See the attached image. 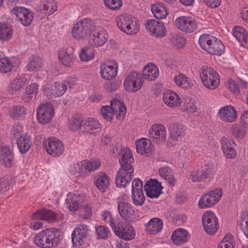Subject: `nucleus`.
<instances>
[{
  "instance_id": "nucleus-1",
  "label": "nucleus",
  "mask_w": 248,
  "mask_h": 248,
  "mask_svg": "<svg viewBox=\"0 0 248 248\" xmlns=\"http://www.w3.org/2000/svg\"><path fill=\"white\" fill-rule=\"evenodd\" d=\"M119 162L121 168L117 174L115 183L117 187H125L126 185L131 182L134 176V168L132 165L134 158L131 151L129 149L124 150Z\"/></svg>"
},
{
  "instance_id": "nucleus-2",
  "label": "nucleus",
  "mask_w": 248,
  "mask_h": 248,
  "mask_svg": "<svg viewBox=\"0 0 248 248\" xmlns=\"http://www.w3.org/2000/svg\"><path fill=\"white\" fill-rule=\"evenodd\" d=\"M61 232L59 229L50 228L38 233L34 238V242L41 248H52L60 242Z\"/></svg>"
},
{
  "instance_id": "nucleus-3",
  "label": "nucleus",
  "mask_w": 248,
  "mask_h": 248,
  "mask_svg": "<svg viewBox=\"0 0 248 248\" xmlns=\"http://www.w3.org/2000/svg\"><path fill=\"white\" fill-rule=\"evenodd\" d=\"M201 70L200 77L204 86L211 90L217 88L220 82L218 73L213 68L207 66L202 67Z\"/></svg>"
},
{
  "instance_id": "nucleus-4",
  "label": "nucleus",
  "mask_w": 248,
  "mask_h": 248,
  "mask_svg": "<svg viewBox=\"0 0 248 248\" xmlns=\"http://www.w3.org/2000/svg\"><path fill=\"white\" fill-rule=\"evenodd\" d=\"M94 28L93 21L90 19L85 18L74 25L72 31V36L77 39L86 38L90 37Z\"/></svg>"
},
{
  "instance_id": "nucleus-5",
  "label": "nucleus",
  "mask_w": 248,
  "mask_h": 248,
  "mask_svg": "<svg viewBox=\"0 0 248 248\" xmlns=\"http://www.w3.org/2000/svg\"><path fill=\"white\" fill-rule=\"evenodd\" d=\"M202 223L204 231L210 235H214L219 228L217 218L211 211H208L203 215Z\"/></svg>"
},
{
  "instance_id": "nucleus-6",
  "label": "nucleus",
  "mask_w": 248,
  "mask_h": 248,
  "mask_svg": "<svg viewBox=\"0 0 248 248\" xmlns=\"http://www.w3.org/2000/svg\"><path fill=\"white\" fill-rule=\"evenodd\" d=\"M143 80L140 73L131 72L124 81V86L128 92H136L142 86Z\"/></svg>"
},
{
  "instance_id": "nucleus-7",
  "label": "nucleus",
  "mask_w": 248,
  "mask_h": 248,
  "mask_svg": "<svg viewBox=\"0 0 248 248\" xmlns=\"http://www.w3.org/2000/svg\"><path fill=\"white\" fill-rule=\"evenodd\" d=\"M222 195L221 190L216 189L208 192L204 194L199 201L200 208H208L216 203Z\"/></svg>"
},
{
  "instance_id": "nucleus-8",
  "label": "nucleus",
  "mask_w": 248,
  "mask_h": 248,
  "mask_svg": "<svg viewBox=\"0 0 248 248\" xmlns=\"http://www.w3.org/2000/svg\"><path fill=\"white\" fill-rule=\"evenodd\" d=\"M47 152L53 156H59L62 155L64 150V145L61 141L54 138H50L43 143Z\"/></svg>"
},
{
  "instance_id": "nucleus-9",
  "label": "nucleus",
  "mask_w": 248,
  "mask_h": 248,
  "mask_svg": "<svg viewBox=\"0 0 248 248\" xmlns=\"http://www.w3.org/2000/svg\"><path fill=\"white\" fill-rule=\"evenodd\" d=\"M54 114V107L49 103L40 105L37 110V118L41 124H46L49 122Z\"/></svg>"
},
{
  "instance_id": "nucleus-10",
  "label": "nucleus",
  "mask_w": 248,
  "mask_h": 248,
  "mask_svg": "<svg viewBox=\"0 0 248 248\" xmlns=\"http://www.w3.org/2000/svg\"><path fill=\"white\" fill-rule=\"evenodd\" d=\"M147 31L156 37H162L166 35V27L162 22L155 19L147 20L145 23Z\"/></svg>"
},
{
  "instance_id": "nucleus-11",
  "label": "nucleus",
  "mask_w": 248,
  "mask_h": 248,
  "mask_svg": "<svg viewBox=\"0 0 248 248\" xmlns=\"http://www.w3.org/2000/svg\"><path fill=\"white\" fill-rule=\"evenodd\" d=\"M18 18L21 23L24 26H29L32 22V12L23 7H15L11 11Z\"/></svg>"
},
{
  "instance_id": "nucleus-12",
  "label": "nucleus",
  "mask_w": 248,
  "mask_h": 248,
  "mask_svg": "<svg viewBox=\"0 0 248 248\" xmlns=\"http://www.w3.org/2000/svg\"><path fill=\"white\" fill-rule=\"evenodd\" d=\"M118 208L122 218L131 222H134L136 220L135 209L130 203L121 202L119 203Z\"/></svg>"
},
{
  "instance_id": "nucleus-13",
  "label": "nucleus",
  "mask_w": 248,
  "mask_h": 248,
  "mask_svg": "<svg viewBox=\"0 0 248 248\" xmlns=\"http://www.w3.org/2000/svg\"><path fill=\"white\" fill-rule=\"evenodd\" d=\"M177 28L186 32H192L197 28V24L194 19L186 16H181L177 18L175 21Z\"/></svg>"
},
{
  "instance_id": "nucleus-14",
  "label": "nucleus",
  "mask_w": 248,
  "mask_h": 248,
  "mask_svg": "<svg viewBox=\"0 0 248 248\" xmlns=\"http://www.w3.org/2000/svg\"><path fill=\"white\" fill-rule=\"evenodd\" d=\"M149 136L153 141L156 143L164 142L166 139L167 132L165 127L162 124H155L149 131Z\"/></svg>"
},
{
  "instance_id": "nucleus-15",
  "label": "nucleus",
  "mask_w": 248,
  "mask_h": 248,
  "mask_svg": "<svg viewBox=\"0 0 248 248\" xmlns=\"http://www.w3.org/2000/svg\"><path fill=\"white\" fill-rule=\"evenodd\" d=\"M147 196L151 198H157L161 193L163 187L161 183L156 179H151L146 182L144 186Z\"/></svg>"
},
{
  "instance_id": "nucleus-16",
  "label": "nucleus",
  "mask_w": 248,
  "mask_h": 248,
  "mask_svg": "<svg viewBox=\"0 0 248 248\" xmlns=\"http://www.w3.org/2000/svg\"><path fill=\"white\" fill-rule=\"evenodd\" d=\"M87 226L81 224L78 225L73 231L72 234V241L73 246H79L84 243V239L86 238L88 234Z\"/></svg>"
},
{
  "instance_id": "nucleus-17",
  "label": "nucleus",
  "mask_w": 248,
  "mask_h": 248,
  "mask_svg": "<svg viewBox=\"0 0 248 248\" xmlns=\"http://www.w3.org/2000/svg\"><path fill=\"white\" fill-rule=\"evenodd\" d=\"M90 36L89 43L92 46L96 47L103 46L108 40V33L105 31H93Z\"/></svg>"
},
{
  "instance_id": "nucleus-18",
  "label": "nucleus",
  "mask_w": 248,
  "mask_h": 248,
  "mask_svg": "<svg viewBox=\"0 0 248 248\" xmlns=\"http://www.w3.org/2000/svg\"><path fill=\"white\" fill-rule=\"evenodd\" d=\"M113 230L117 236L124 240H132L135 236V230L130 226H124L120 224L118 226H116Z\"/></svg>"
},
{
  "instance_id": "nucleus-19",
  "label": "nucleus",
  "mask_w": 248,
  "mask_h": 248,
  "mask_svg": "<svg viewBox=\"0 0 248 248\" xmlns=\"http://www.w3.org/2000/svg\"><path fill=\"white\" fill-rule=\"evenodd\" d=\"M222 151L225 156L230 159L236 157V152L235 150L236 143L233 140L223 137L221 140Z\"/></svg>"
},
{
  "instance_id": "nucleus-20",
  "label": "nucleus",
  "mask_w": 248,
  "mask_h": 248,
  "mask_svg": "<svg viewBox=\"0 0 248 248\" xmlns=\"http://www.w3.org/2000/svg\"><path fill=\"white\" fill-rule=\"evenodd\" d=\"M212 166H205L201 170H198L191 172L189 179L193 182H200L208 178L209 175L213 171Z\"/></svg>"
},
{
  "instance_id": "nucleus-21",
  "label": "nucleus",
  "mask_w": 248,
  "mask_h": 248,
  "mask_svg": "<svg viewBox=\"0 0 248 248\" xmlns=\"http://www.w3.org/2000/svg\"><path fill=\"white\" fill-rule=\"evenodd\" d=\"M118 72L117 64L113 63V65L103 63L100 66V74L102 77L107 80H110L114 78Z\"/></svg>"
},
{
  "instance_id": "nucleus-22",
  "label": "nucleus",
  "mask_w": 248,
  "mask_h": 248,
  "mask_svg": "<svg viewBox=\"0 0 248 248\" xmlns=\"http://www.w3.org/2000/svg\"><path fill=\"white\" fill-rule=\"evenodd\" d=\"M217 115L223 121L227 123H232L236 119V114L233 107L227 106L221 108Z\"/></svg>"
},
{
  "instance_id": "nucleus-23",
  "label": "nucleus",
  "mask_w": 248,
  "mask_h": 248,
  "mask_svg": "<svg viewBox=\"0 0 248 248\" xmlns=\"http://www.w3.org/2000/svg\"><path fill=\"white\" fill-rule=\"evenodd\" d=\"M32 218L35 220H44L49 222L56 220L57 215L50 210L40 209L38 210L32 214Z\"/></svg>"
},
{
  "instance_id": "nucleus-24",
  "label": "nucleus",
  "mask_w": 248,
  "mask_h": 248,
  "mask_svg": "<svg viewBox=\"0 0 248 248\" xmlns=\"http://www.w3.org/2000/svg\"><path fill=\"white\" fill-rule=\"evenodd\" d=\"M101 130L100 124L96 120L90 118L86 121L82 126L81 131L89 134H93Z\"/></svg>"
},
{
  "instance_id": "nucleus-25",
  "label": "nucleus",
  "mask_w": 248,
  "mask_h": 248,
  "mask_svg": "<svg viewBox=\"0 0 248 248\" xmlns=\"http://www.w3.org/2000/svg\"><path fill=\"white\" fill-rule=\"evenodd\" d=\"M136 150L138 153L148 156L153 152V146L150 140L141 139L137 143Z\"/></svg>"
},
{
  "instance_id": "nucleus-26",
  "label": "nucleus",
  "mask_w": 248,
  "mask_h": 248,
  "mask_svg": "<svg viewBox=\"0 0 248 248\" xmlns=\"http://www.w3.org/2000/svg\"><path fill=\"white\" fill-rule=\"evenodd\" d=\"M37 83L30 84L26 88L25 93L21 96V99L25 103H29L35 100L39 90Z\"/></svg>"
},
{
  "instance_id": "nucleus-27",
  "label": "nucleus",
  "mask_w": 248,
  "mask_h": 248,
  "mask_svg": "<svg viewBox=\"0 0 248 248\" xmlns=\"http://www.w3.org/2000/svg\"><path fill=\"white\" fill-rule=\"evenodd\" d=\"M163 100L165 104L170 107H176L180 105L181 99L178 94L170 90L164 93Z\"/></svg>"
},
{
  "instance_id": "nucleus-28",
  "label": "nucleus",
  "mask_w": 248,
  "mask_h": 248,
  "mask_svg": "<svg viewBox=\"0 0 248 248\" xmlns=\"http://www.w3.org/2000/svg\"><path fill=\"white\" fill-rule=\"evenodd\" d=\"M27 82V78L23 77L14 79L9 84V93L12 95L16 94L25 87Z\"/></svg>"
},
{
  "instance_id": "nucleus-29",
  "label": "nucleus",
  "mask_w": 248,
  "mask_h": 248,
  "mask_svg": "<svg viewBox=\"0 0 248 248\" xmlns=\"http://www.w3.org/2000/svg\"><path fill=\"white\" fill-rule=\"evenodd\" d=\"M163 228V221L159 218H152L146 225L147 233L150 235H155L161 231Z\"/></svg>"
},
{
  "instance_id": "nucleus-30",
  "label": "nucleus",
  "mask_w": 248,
  "mask_h": 248,
  "mask_svg": "<svg viewBox=\"0 0 248 248\" xmlns=\"http://www.w3.org/2000/svg\"><path fill=\"white\" fill-rule=\"evenodd\" d=\"M27 111V108L22 105H13L9 108L8 114L14 120H19L26 115Z\"/></svg>"
},
{
  "instance_id": "nucleus-31",
  "label": "nucleus",
  "mask_w": 248,
  "mask_h": 248,
  "mask_svg": "<svg viewBox=\"0 0 248 248\" xmlns=\"http://www.w3.org/2000/svg\"><path fill=\"white\" fill-rule=\"evenodd\" d=\"M189 237V234L186 230L178 228L173 232L171 240L175 244L180 245L186 242Z\"/></svg>"
},
{
  "instance_id": "nucleus-32",
  "label": "nucleus",
  "mask_w": 248,
  "mask_h": 248,
  "mask_svg": "<svg viewBox=\"0 0 248 248\" xmlns=\"http://www.w3.org/2000/svg\"><path fill=\"white\" fill-rule=\"evenodd\" d=\"M224 50L225 46L222 42L215 37L209 47H207L206 51L211 54L221 55L224 53Z\"/></svg>"
},
{
  "instance_id": "nucleus-33",
  "label": "nucleus",
  "mask_w": 248,
  "mask_h": 248,
  "mask_svg": "<svg viewBox=\"0 0 248 248\" xmlns=\"http://www.w3.org/2000/svg\"><path fill=\"white\" fill-rule=\"evenodd\" d=\"M109 177L107 173L100 172L95 177L94 183L98 189L101 192H104L109 185Z\"/></svg>"
},
{
  "instance_id": "nucleus-34",
  "label": "nucleus",
  "mask_w": 248,
  "mask_h": 248,
  "mask_svg": "<svg viewBox=\"0 0 248 248\" xmlns=\"http://www.w3.org/2000/svg\"><path fill=\"white\" fill-rule=\"evenodd\" d=\"M72 50V47L67 48L59 55L60 60L65 66L71 67L74 62L75 58Z\"/></svg>"
},
{
  "instance_id": "nucleus-35",
  "label": "nucleus",
  "mask_w": 248,
  "mask_h": 248,
  "mask_svg": "<svg viewBox=\"0 0 248 248\" xmlns=\"http://www.w3.org/2000/svg\"><path fill=\"white\" fill-rule=\"evenodd\" d=\"M233 35L244 47H248V33L243 28L235 27L233 29Z\"/></svg>"
},
{
  "instance_id": "nucleus-36",
  "label": "nucleus",
  "mask_w": 248,
  "mask_h": 248,
  "mask_svg": "<svg viewBox=\"0 0 248 248\" xmlns=\"http://www.w3.org/2000/svg\"><path fill=\"white\" fill-rule=\"evenodd\" d=\"M18 148L22 154L26 153L31 148V137L27 134H23L22 137L16 140Z\"/></svg>"
},
{
  "instance_id": "nucleus-37",
  "label": "nucleus",
  "mask_w": 248,
  "mask_h": 248,
  "mask_svg": "<svg viewBox=\"0 0 248 248\" xmlns=\"http://www.w3.org/2000/svg\"><path fill=\"white\" fill-rule=\"evenodd\" d=\"M151 10L155 17L158 19L166 18L168 14L166 7L162 3L153 4Z\"/></svg>"
},
{
  "instance_id": "nucleus-38",
  "label": "nucleus",
  "mask_w": 248,
  "mask_h": 248,
  "mask_svg": "<svg viewBox=\"0 0 248 248\" xmlns=\"http://www.w3.org/2000/svg\"><path fill=\"white\" fill-rule=\"evenodd\" d=\"M13 35L12 26L7 23H0V40H8Z\"/></svg>"
},
{
  "instance_id": "nucleus-39",
  "label": "nucleus",
  "mask_w": 248,
  "mask_h": 248,
  "mask_svg": "<svg viewBox=\"0 0 248 248\" xmlns=\"http://www.w3.org/2000/svg\"><path fill=\"white\" fill-rule=\"evenodd\" d=\"M141 75L143 78L148 80H155L159 75L158 68L155 66L151 67L146 66L144 67Z\"/></svg>"
},
{
  "instance_id": "nucleus-40",
  "label": "nucleus",
  "mask_w": 248,
  "mask_h": 248,
  "mask_svg": "<svg viewBox=\"0 0 248 248\" xmlns=\"http://www.w3.org/2000/svg\"><path fill=\"white\" fill-rule=\"evenodd\" d=\"M111 107L108 106H103L100 109V113L103 118L108 121H111L113 116L117 113V108L110 104Z\"/></svg>"
},
{
  "instance_id": "nucleus-41",
  "label": "nucleus",
  "mask_w": 248,
  "mask_h": 248,
  "mask_svg": "<svg viewBox=\"0 0 248 248\" xmlns=\"http://www.w3.org/2000/svg\"><path fill=\"white\" fill-rule=\"evenodd\" d=\"M246 126H244L242 124H233L231 131L232 135L236 138L243 139L246 136Z\"/></svg>"
},
{
  "instance_id": "nucleus-42",
  "label": "nucleus",
  "mask_w": 248,
  "mask_h": 248,
  "mask_svg": "<svg viewBox=\"0 0 248 248\" xmlns=\"http://www.w3.org/2000/svg\"><path fill=\"white\" fill-rule=\"evenodd\" d=\"M43 66V60L38 56L33 55L30 59L27 69L30 71L38 70Z\"/></svg>"
},
{
  "instance_id": "nucleus-43",
  "label": "nucleus",
  "mask_w": 248,
  "mask_h": 248,
  "mask_svg": "<svg viewBox=\"0 0 248 248\" xmlns=\"http://www.w3.org/2000/svg\"><path fill=\"white\" fill-rule=\"evenodd\" d=\"M172 170L169 167H161L159 170L160 176L167 181L168 183L174 186L175 185V180L171 175Z\"/></svg>"
},
{
  "instance_id": "nucleus-44",
  "label": "nucleus",
  "mask_w": 248,
  "mask_h": 248,
  "mask_svg": "<svg viewBox=\"0 0 248 248\" xmlns=\"http://www.w3.org/2000/svg\"><path fill=\"white\" fill-rule=\"evenodd\" d=\"M132 19L131 16L128 14H125L117 16L116 21L119 28L124 32Z\"/></svg>"
},
{
  "instance_id": "nucleus-45",
  "label": "nucleus",
  "mask_w": 248,
  "mask_h": 248,
  "mask_svg": "<svg viewBox=\"0 0 248 248\" xmlns=\"http://www.w3.org/2000/svg\"><path fill=\"white\" fill-rule=\"evenodd\" d=\"M94 49L93 46L85 47L81 50L79 57L82 61H88L94 57Z\"/></svg>"
},
{
  "instance_id": "nucleus-46",
  "label": "nucleus",
  "mask_w": 248,
  "mask_h": 248,
  "mask_svg": "<svg viewBox=\"0 0 248 248\" xmlns=\"http://www.w3.org/2000/svg\"><path fill=\"white\" fill-rule=\"evenodd\" d=\"M83 121V118L80 115L78 114H75L71 118L69 124V129L73 131L79 129L81 131V126L82 125L81 124Z\"/></svg>"
},
{
  "instance_id": "nucleus-47",
  "label": "nucleus",
  "mask_w": 248,
  "mask_h": 248,
  "mask_svg": "<svg viewBox=\"0 0 248 248\" xmlns=\"http://www.w3.org/2000/svg\"><path fill=\"white\" fill-rule=\"evenodd\" d=\"M170 134L173 139L176 140L182 136L184 133L183 126L180 124H172L170 127Z\"/></svg>"
},
{
  "instance_id": "nucleus-48",
  "label": "nucleus",
  "mask_w": 248,
  "mask_h": 248,
  "mask_svg": "<svg viewBox=\"0 0 248 248\" xmlns=\"http://www.w3.org/2000/svg\"><path fill=\"white\" fill-rule=\"evenodd\" d=\"M233 237L232 235H226L220 242L217 248H234Z\"/></svg>"
},
{
  "instance_id": "nucleus-49",
  "label": "nucleus",
  "mask_w": 248,
  "mask_h": 248,
  "mask_svg": "<svg viewBox=\"0 0 248 248\" xmlns=\"http://www.w3.org/2000/svg\"><path fill=\"white\" fill-rule=\"evenodd\" d=\"M215 37L207 34L202 35L199 40V43L201 48L206 51L207 47H209V46L212 42V40H214Z\"/></svg>"
},
{
  "instance_id": "nucleus-50",
  "label": "nucleus",
  "mask_w": 248,
  "mask_h": 248,
  "mask_svg": "<svg viewBox=\"0 0 248 248\" xmlns=\"http://www.w3.org/2000/svg\"><path fill=\"white\" fill-rule=\"evenodd\" d=\"M81 164L86 170L92 172L96 170L100 166L101 163L99 160L89 161L85 160L81 162Z\"/></svg>"
},
{
  "instance_id": "nucleus-51",
  "label": "nucleus",
  "mask_w": 248,
  "mask_h": 248,
  "mask_svg": "<svg viewBox=\"0 0 248 248\" xmlns=\"http://www.w3.org/2000/svg\"><path fill=\"white\" fill-rule=\"evenodd\" d=\"M78 196L75 194L71 193L67 195L66 202L69 204V208L72 211H76L78 208V202L77 200Z\"/></svg>"
},
{
  "instance_id": "nucleus-52",
  "label": "nucleus",
  "mask_w": 248,
  "mask_h": 248,
  "mask_svg": "<svg viewBox=\"0 0 248 248\" xmlns=\"http://www.w3.org/2000/svg\"><path fill=\"white\" fill-rule=\"evenodd\" d=\"M170 41L173 45L177 48H180L184 46L186 39L182 36L176 34H172L170 38Z\"/></svg>"
},
{
  "instance_id": "nucleus-53",
  "label": "nucleus",
  "mask_w": 248,
  "mask_h": 248,
  "mask_svg": "<svg viewBox=\"0 0 248 248\" xmlns=\"http://www.w3.org/2000/svg\"><path fill=\"white\" fill-rule=\"evenodd\" d=\"M132 197L134 203L136 205H142L145 201V197L143 191H136L133 190L132 191Z\"/></svg>"
},
{
  "instance_id": "nucleus-54",
  "label": "nucleus",
  "mask_w": 248,
  "mask_h": 248,
  "mask_svg": "<svg viewBox=\"0 0 248 248\" xmlns=\"http://www.w3.org/2000/svg\"><path fill=\"white\" fill-rule=\"evenodd\" d=\"M174 80L176 84L184 89H187L190 86L188 78L182 74L175 76Z\"/></svg>"
},
{
  "instance_id": "nucleus-55",
  "label": "nucleus",
  "mask_w": 248,
  "mask_h": 248,
  "mask_svg": "<svg viewBox=\"0 0 248 248\" xmlns=\"http://www.w3.org/2000/svg\"><path fill=\"white\" fill-rule=\"evenodd\" d=\"M52 85L53 90V89H52V90L53 92L54 97L62 95L67 89V85L66 84H63V83L56 82Z\"/></svg>"
},
{
  "instance_id": "nucleus-56",
  "label": "nucleus",
  "mask_w": 248,
  "mask_h": 248,
  "mask_svg": "<svg viewBox=\"0 0 248 248\" xmlns=\"http://www.w3.org/2000/svg\"><path fill=\"white\" fill-rule=\"evenodd\" d=\"M183 111L188 113H192L197 110V106L195 105V100L187 99L185 100V104L182 108Z\"/></svg>"
},
{
  "instance_id": "nucleus-57",
  "label": "nucleus",
  "mask_w": 248,
  "mask_h": 248,
  "mask_svg": "<svg viewBox=\"0 0 248 248\" xmlns=\"http://www.w3.org/2000/svg\"><path fill=\"white\" fill-rule=\"evenodd\" d=\"M140 30V26L137 21L132 18L129 22L128 26L126 28L124 32L127 34L133 35L138 32Z\"/></svg>"
},
{
  "instance_id": "nucleus-58",
  "label": "nucleus",
  "mask_w": 248,
  "mask_h": 248,
  "mask_svg": "<svg viewBox=\"0 0 248 248\" xmlns=\"http://www.w3.org/2000/svg\"><path fill=\"white\" fill-rule=\"evenodd\" d=\"M2 62L0 65V72L1 73H8L10 72L13 68L12 63L8 57H5L4 59H2Z\"/></svg>"
},
{
  "instance_id": "nucleus-59",
  "label": "nucleus",
  "mask_w": 248,
  "mask_h": 248,
  "mask_svg": "<svg viewBox=\"0 0 248 248\" xmlns=\"http://www.w3.org/2000/svg\"><path fill=\"white\" fill-rule=\"evenodd\" d=\"M106 5L112 10L119 9L122 6V0H104Z\"/></svg>"
},
{
  "instance_id": "nucleus-60",
  "label": "nucleus",
  "mask_w": 248,
  "mask_h": 248,
  "mask_svg": "<svg viewBox=\"0 0 248 248\" xmlns=\"http://www.w3.org/2000/svg\"><path fill=\"white\" fill-rule=\"evenodd\" d=\"M98 238L105 239L108 236V230L102 225H99L95 228Z\"/></svg>"
},
{
  "instance_id": "nucleus-61",
  "label": "nucleus",
  "mask_w": 248,
  "mask_h": 248,
  "mask_svg": "<svg viewBox=\"0 0 248 248\" xmlns=\"http://www.w3.org/2000/svg\"><path fill=\"white\" fill-rule=\"evenodd\" d=\"M111 105H113V106H115L117 108V110H118L120 115H122V117H123L126 112V107L124 105L117 99H115L111 101Z\"/></svg>"
},
{
  "instance_id": "nucleus-62",
  "label": "nucleus",
  "mask_w": 248,
  "mask_h": 248,
  "mask_svg": "<svg viewBox=\"0 0 248 248\" xmlns=\"http://www.w3.org/2000/svg\"><path fill=\"white\" fill-rule=\"evenodd\" d=\"M22 127L18 125L14 126L12 132L11 138L13 140L19 139L20 137H22L24 133H22Z\"/></svg>"
},
{
  "instance_id": "nucleus-63",
  "label": "nucleus",
  "mask_w": 248,
  "mask_h": 248,
  "mask_svg": "<svg viewBox=\"0 0 248 248\" xmlns=\"http://www.w3.org/2000/svg\"><path fill=\"white\" fill-rule=\"evenodd\" d=\"M103 220L109 223V225L113 230L117 226L114 222V219L112 217L111 214L108 211H105L102 214Z\"/></svg>"
},
{
  "instance_id": "nucleus-64",
  "label": "nucleus",
  "mask_w": 248,
  "mask_h": 248,
  "mask_svg": "<svg viewBox=\"0 0 248 248\" xmlns=\"http://www.w3.org/2000/svg\"><path fill=\"white\" fill-rule=\"evenodd\" d=\"M10 182L5 178H0V193H3L10 189Z\"/></svg>"
}]
</instances>
